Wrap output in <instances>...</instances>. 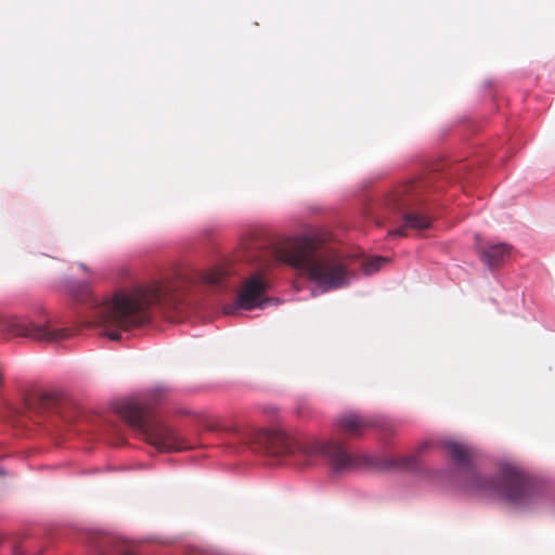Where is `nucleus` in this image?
I'll return each mask as SVG.
<instances>
[{
  "label": "nucleus",
  "mask_w": 555,
  "mask_h": 555,
  "mask_svg": "<svg viewBox=\"0 0 555 555\" xmlns=\"http://www.w3.org/2000/svg\"><path fill=\"white\" fill-rule=\"evenodd\" d=\"M271 256L272 254L268 250L247 251L246 259L257 263L241 283L236 300L237 308L253 310L262 306L266 293L270 287Z\"/></svg>",
  "instance_id": "0eeeda50"
},
{
  "label": "nucleus",
  "mask_w": 555,
  "mask_h": 555,
  "mask_svg": "<svg viewBox=\"0 0 555 555\" xmlns=\"http://www.w3.org/2000/svg\"><path fill=\"white\" fill-rule=\"evenodd\" d=\"M227 435L232 449L248 448L268 457L280 459L298 453L308 461L324 455L336 469L350 468L357 464V459L346 451L341 442L334 439L327 442L315 439L295 441L282 430H262L247 426L230 428Z\"/></svg>",
  "instance_id": "f03ea898"
},
{
  "label": "nucleus",
  "mask_w": 555,
  "mask_h": 555,
  "mask_svg": "<svg viewBox=\"0 0 555 555\" xmlns=\"http://www.w3.org/2000/svg\"><path fill=\"white\" fill-rule=\"evenodd\" d=\"M183 296V282L180 279L120 291L94 308L92 324L101 336L118 340L122 332L146 323L152 307L176 310L181 306Z\"/></svg>",
  "instance_id": "f257e3e1"
},
{
  "label": "nucleus",
  "mask_w": 555,
  "mask_h": 555,
  "mask_svg": "<svg viewBox=\"0 0 555 555\" xmlns=\"http://www.w3.org/2000/svg\"><path fill=\"white\" fill-rule=\"evenodd\" d=\"M477 249L481 261L490 269L501 267L511 255V246L505 243L480 244Z\"/></svg>",
  "instance_id": "1a4fd4ad"
},
{
  "label": "nucleus",
  "mask_w": 555,
  "mask_h": 555,
  "mask_svg": "<svg viewBox=\"0 0 555 555\" xmlns=\"http://www.w3.org/2000/svg\"><path fill=\"white\" fill-rule=\"evenodd\" d=\"M337 424L344 434L359 436L371 427V422L359 414H346L338 418Z\"/></svg>",
  "instance_id": "9d476101"
},
{
  "label": "nucleus",
  "mask_w": 555,
  "mask_h": 555,
  "mask_svg": "<svg viewBox=\"0 0 555 555\" xmlns=\"http://www.w3.org/2000/svg\"><path fill=\"white\" fill-rule=\"evenodd\" d=\"M276 261L302 272L325 288H337L347 283V259L333 250H320L307 237L284 242L275 251Z\"/></svg>",
  "instance_id": "20e7f679"
},
{
  "label": "nucleus",
  "mask_w": 555,
  "mask_h": 555,
  "mask_svg": "<svg viewBox=\"0 0 555 555\" xmlns=\"http://www.w3.org/2000/svg\"><path fill=\"white\" fill-rule=\"evenodd\" d=\"M2 328L14 336L49 344L62 341L72 335L69 328L56 327L50 319L35 322L12 317L2 321Z\"/></svg>",
  "instance_id": "6e6552de"
},
{
  "label": "nucleus",
  "mask_w": 555,
  "mask_h": 555,
  "mask_svg": "<svg viewBox=\"0 0 555 555\" xmlns=\"http://www.w3.org/2000/svg\"><path fill=\"white\" fill-rule=\"evenodd\" d=\"M121 555H137V554L132 551H125Z\"/></svg>",
  "instance_id": "2eb2a0df"
},
{
  "label": "nucleus",
  "mask_w": 555,
  "mask_h": 555,
  "mask_svg": "<svg viewBox=\"0 0 555 555\" xmlns=\"http://www.w3.org/2000/svg\"><path fill=\"white\" fill-rule=\"evenodd\" d=\"M427 185L424 181H409L396 186L385 198L384 205L387 209L395 212H400L403 216V228L396 229L389 234L393 236L404 235L405 228L414 230L428 229L433 219L421 212L414 210L422 201L423 194Z\"/></svg>",
  "instance_id": "423d86ee"
},
{
  "label": "nucleus",
  "mask_w": 555,
  "mask_h": 555,
  "mask_svg": "<svg viewBox=\"0 0 555 555\" xmlns=\"http://www.w3.org/2000/svg\"><path fill=\"white\" fill-rule=\"evenodd\" d=\"M451 460L460 467L468 468L465 489L480 495L503 499L517 506H528L534 502L538 491L532 480L519 468L506 465L498 477H487L472 468L474 450L455 441L444 443Z\"/></svg>",
  "instance_id": "7ed1b4c3"
},
{
  "label": "nucleus",
  "mask_w": 555,
  "mask_h": 555,
  "mask_svg": "<svg viewBox=\"0 0 555 555\" xmlns=\"http://www.w3.org/2000/svg\"><path fill=\"white\" fill-rule=\"evenodd\" d=\"M393 465L399 468L406 469V470L416 469L418 466V455L410 454V455L401 456L398 460H396Z\"/></svg>",
  "instance_id": "f8f14e48"
},
{
  "label": "nucleus",
  "mask_w": 555,
  "mask_h": 555,
  "mask_svg": "<svg viewBox=\"0 0 555 555\" xmlns=\"http://www.w3.org/2000/svg\"><path fill=\"white\" fill-rule=\"evenodd\" d=\"M232 269L228 266L214 267L199 273L201 283L211 287H224L225 280L232 274Z\"/></svg>",
  "instance_id": "9b49d317"
},
{
  "label": "nucleus",
  "mask_w": 555,
  "mask_h": 555,
  "mask_svg": "<svg viewBox=\"0 0 555 555\" xmlns=\"http://www.w3.org/2000/svg\"><path fill=\"white\" fill-rule=\"evenodd\" d=\"M387 261L388 259L384 257L371 258L363 263V270L366 274H372L382 268V266Z\"/></svg>",
  "instance_id": "ddd939ff"
},
{
  "label": "nucleus",
  "mask_w": 555,
  "mask_h": 555,
  "mask_svg": "<svg viewBox=\"0 0 555 555\" xmlns=\"http://www.w3.org/2000/svg\"><path fill=\"white\" fill-rule=\"evenodd\" d=\"M236 310V307L235 306H232V305H229V306H225L223 311L225 314H233Z\"/></svg>",
  "instance_id": "4468645a"
},
{
  "label": "nucleus",
  "mask_w": 555,
  "mask_h": 555,
  "mask_svg": "<svg viewBox=\"0 0 555 555\" xmlns=\"http://www.w3.org/2000/svg\"><path fill=\"white\" fill-rule=\"evenodd\" d=\"M168 389L156 386L149 391L147 402L127 400L118 406L119 415L160 452L182 451L190 447L169 427L150 417V403L166 398Z\"/></svg>",
  "instance_id": "39448f33"
}]
</instances>
